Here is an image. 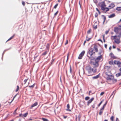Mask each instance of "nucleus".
Returning <instances> with one entry per match:
<instances>
[{
  "label": "nucleus",
  "mask_w": 121,
  "mask_h": 121,
  "mask_svg": "<svg viewBox=\"0 0 121 121\" xmlns=\"http://www.w3.org/2000/svg\"><path fill=\"white\" fill-rule=\"evenodd\" d=\"M119 70L120 72L116 74V76L117 77H118L121 76V68L119 69Z\"/></svg>",
  "instance_id": "16"
},
{
  "label": "nucleus",
  "mask_w": 121,
  "mask_h": 121,
  "mask_svg": "<svg viewBox=\"0 0 121 121\" xmlns=\"http://www.w3.org/2000/svg\"><path fill=\"white\" fill-rule=\"evenodd\" d=\"M19 87L18 86H17V88L16 89V90L15 91L17 92L19 90Z\"/></svg>",
  "instance_id": "34"
},
{
  "label": "nucleus",
  "mask_w": 121,
  "mask_h": 121,
  "mask_svg": "<svg viewBox=\"0 0 121 121\" xmlns=\"http://www.w3.org/2000/svg\"><path fill=\"white\" fill-rule=\"evenodd\" d=\"M101 8L102 10L107 12L109 10V9L108 8H105L106 6L105 4L104 1L103 2L101 3Z\"/></svg>",
  "instance_id": "4"
},
{
  "label": "nucleus",
  "mask_w": 121,
  "mask_h": 121,
  "mask_svg": "<svg viewBox=\"0 0 121 121\" xmlns=\"http://www.w3.org/2000/svg\"><path fill=\"white\" fill-rule=\"evenodd\" d=\"M91 92V91H90L89 92V95H90V93Z\"/></svg>",
  "instance_id": "63"
},
{
  "label": "nucleus",
  "mask_w": 121,
  "mask_h": 121,
  "mask_svg": "<svg viewBox=\"0 0 121 121\" xmlns=\"http://www.w3.org/2000/svg\"><path fill=\"white\" fill-rule=\"evenodd\" d=\"M113 78H114V76L113 75H110L107 77L106 79L107 80L110 81H111L112 79H113Z\"/></svg>",
  "instance_id": "9"
},
{
  "label": "nucleus",
  "mask_w": 121,
  "mask_h": 121,
  "mask_svg": "<svg viewBox=\"0 0 121 121\" xmlns=\"http://www.w3.org/2000/svg\"><path fill=\"white\" fill-rule=\"evenodd\" d=\"M112 49V47L111 46H110L109 48V49L110 50H111Z\"/></svg>",
  "instance_id": "64"
},
{
  "label": "nucleus",
  "mask_w": 121,
  "mask_h": 121,
  "mask_svg": "<svg viewBox=\"0 0 121 121\" xmlns=\"http://www.w3.org/2000/svg\"><path fill=\"white\" fill-rule=\"evenodd\" d=\"M104 68L105 69V70H108L110 69V67L108 66H105L104 67Z\"/></svg>",
  "instance_id": "23"
},
{
  "label": "nucleus",
  "mask_w": 121,
  "mask_h": 121,
  "mask_svg": "<svg viewBox=\"0 0 121 121\" xmlns=\"http://www.w3.org/2000/svg\"><path fill=\"white\" fill-rule=\"evenodd\" d=\"M50 47V44L49 43H48L46 45V48L47 49L49 50Z\"/></svg>",
  "instance_id": "31"
},
{
  "label": "nucleus",
  "mask_w": 121,
  "mask_h": 121,
  "mask_svg": "<svg viewBox=\"0 0 121 121\" xmlns=\"http://www.w3.org/2000/svg\"><path fill=\"white\" fill-rule=\"evenodd\" d=\"M95 107V104H93L92 106V107L93 108H94Z\"/></svg>",
  "instance_id": "55"
},
{
  "label": "nucleus",
  "mask_w": 121,
  "mask_h": 121,
  "mask_svg": "<svg viewBox=\"0 0 121 121\" xmlns=\"http://www.w3.org/2000/svg\"><path fill=\"white\" fill-rule=\"evenodd\" d=\"M107 103V101H106V102L104 104V105H103V106L102 108H104L106 105Z\"/></svg>",
  "instance_id": "38"
},
{
  "label": "nucleus",
  "mask_w": 121,
  "mask_h": 121,
  "mask_svg": "<svg viewBox=\"0 0 121 121\" xmlns=\"http://www.w3.org/2000/svg\"><path fill=\"white\" fill-rule=\"evenodd\" d=\"M42 120L44 121H48V120L46 118H42Z\"/></svg>",
  "instance_id": "41"
},
{
  "label": "nucleus",
  "mask_w": 121,
  "mask_h": 121,
  "mask_svg": "<svg viewBox=\"0 0 121 121\" xmlns=\"http://www.w3.org/2000/svg\"><path fill=\"white\" fill-rule=\"evenodd\" d=\"M93 64L94 67H97L99 65V63L95 61V62H93Z\"/></svg>",
  "instance_id": "12"
},
{
  "label": "nucleus",
  "mask_w": 121,
  "mask_h": 121,
  "mask_svg": "<svg viewBox=\"0 0 121 121\" xmlns=\"http://www.w3.org/2000/svg\"><path fill=\"white\" fill-rule=\"evenodd\" d=\"M69 54H68L67 55V59L66 60V61L67 62L68 61V57H69Z\"/></svg>",
  "instance_id": "59"
},
{
  "label": "nucleus",
  "mask_w": 121,
  "mask_h": 121,
  "mask_svg": "<svg viewBox=\"0 0 121 121\" xmlns=\"http://www.w3.org/2000/svg\"><path fill=\"white\" fill-rule=\"evenodd\" d=\"M99 74L97 75L96 76H94L93 77V79H96L99 78Z\"/></svg>",
  "instance_id": "26"
},
{
  "label": "nucleus",
  "mask_w": 121,
  "mask_h": 121,
  "mask_svg": "<svg viewBox=\"0 0 121 121\" xmlns=\"http://www.w3.org/2000/svg\"><path fill=\"white\" fill-rule=\"evenodd\" d=\"M58 4H56L54 6V9H56V7H57V6H58Z\"/></svg>",
  "instance_id": "45"
},
{
  "label": "nucleus",
  "mask_w": 121,
  "mask_h": 121,
  "mask_svg": "<svg viewBox=\"0 0 121 121\" xmlns=\"http://www.w3.org/2000/svg\"><path fill=\"white\" fill-rule=\"evenodd\" d=\"M94 2L95 4H97V0H94Z\"/></svg>",
  "instance_id": "54"
},
{
  "label": "nucleus",
  "mask_w": 121,
  "mask_h": 121,
  "mask_svg": "<svg viewBox=\"0 0 121 121\" xmlns=\"http://www.w3.org/2000/svg\"><path fill=\"white\" fill-rule=\"evenodd\" d=\"M98 16V13H96L95 14V17H97Z\"/></svg>",
  "instance_id": "52"
},
{
  "label": "nucleus",
  "mask_w": 121,
  "mask_h": 121,
  "mask_svg": "<svg viewBox=\"0 0 121 121\" xmlns=\"http://www.w3.org/2000/svg\"><path fill=\"white\" fill-rule=\"evenodd\" d=\"M115 16V14L114 13H113L110 15H109L108 16V17L109 18H112L114 17Z\"/></svg>",
  "instance_id": "21"
},
{
  "label": "nucleus",
  "mask_w": 121,
  "mask_h": 121,
  "mask_svg": "<svg viewBox=\"0 0 121 121\" xmlns=\"http://www.w3.org/2000/svg\"><path fill=\"white\" fill-rule=\"evenodd\" d=\"M104 100H102L101 101V102L98 105V107L100 106V105H101V104L102 103L103 101Z\"/></svg>",
  "instance_id": "43"
},
{
  "label": "nucleus",
  "mask_w": 121,
  "mask_h": 121,
  "mask_svg": "<svg viewBox=\"0 0 121 121\" xmlns=\"http://www.w3.org/2000/svg\"><path fill=\"white\" fill-rule=\"evenodd\" d=\"M108 32H109L108 30L106 31L105 32V34H108Z\"/></svg>",
  "instance_id": "57"
},
{
  "label": "nucleus",
  "mask_w": 121,
  "mask_h": 121,
  "mask_svg": "<svg viewBox=\"0 0 121 121\" xmlns=\"http://www.w3.org/2000/svg\"><path fill=\"white\" fill-rule=\"evenodd\" d=\"M121 37H118V36L117 35L112 36L111 38L112 40H114V42L115 43L119 44L120 42V39Z\"/></svg>",
  "instance_id": "2"
},
{
  "label": "nucleus",
  "mask_w": 121,
  "mask_h": 121,
  "mask_svg": "<svg viewBox=\"0 0 121 121\" xmlns=\"http://www.w3.org/2000/svg\"><path fill=\"white\" fill-rule=\"evenodd\" d=\"M115 6V5L114 3H111L108 6L109 9L113 8Z\"/></svg>",
  "instance_id": "14"
},
{
  "label": "nucleus",
  "mask_w": 121,
  "mask_h": 121,
  "mask_svg": "<svg viewBox=\"0 0 121 121\" xmlns=\"http://www.w3.org/2000/svg\"><path fill=\"white\" fill-rule=\"evenodd\" d=\"M90 99V97L88 96H87L85 98V99L86 100H87Z\"/></svg>",
  "instance_id": "37"
},
{
  "label": "nucleus",
  "mask_w": 121,
  "mask_h": 121,
  "mask_svg": "<svg viewBox=\"0 0 121 121\" xmlns=\"http://www.w3.org/2000/svg\"><path fill=\"white\" fill-rule=\"evenodd\" d=\"M18 108H17L14 111V112H13V114H15L16 113V111L17 109Z\"/></svg>",
  "instance_id": "40"
},
{
  "label": "nucleus",
  "mask_w": 121,
  "mask_h": 121,
  "mask_svg": "<svg viewBox=\"0 0 121 121\" xmlns=\"http://www.w3.org/2000/svg\"><path fill=\"white\" fill-rule=\"evenodd\" d=\"M114 31L118 37L121 36V28L116 27L114 28Z\"/></svg>",
  "instance_id": "3"
},
{
  "label": "nucleus",
  "mask_w": 121,
  "mask_h": 121,
  "mask_svg": "<svg viewBox=\"0 0 121 121\" xmlns=\"http://www.w3.org/2000/svg\"><path fill=\"white\" fill-rule=\"evenodd\" d=\"M118 23H121V24L119 25L118 26L119 27H121V19L118 22Z\"/></svg>",
  "instance_id": "33"
},
{
  "label": "nucleus",
  "mask_w": 121,
  "mask_h": 121,
  "mask_svg": "<svg viewBox=\"0 0 121 121\" xmlns=\"http://www.w3.org/2000/svg\"><path fill=\"white\" fill-rule=\"evenodd\" d=\"M97 25L96 22H95L93 26V28L95 29H96L97 28Z\"/></svg>",
  "instance_id": "19"
},
{
  "label": "nucleus",
  "mask_w": 121,
  "mask_h": 121,
  "mask_svg": "<svg viewBox=\"0 0 121 121\" xmlns=\"http://www.w3.org/2000/svg\"><path fill=\"white\" fill-rule=\"evenodd\" d=\"M104 93V92H102L101 93L100 95H103Z\"/></svg>",
  "instance_id": "53"
},
{
  "label": "nucleus",
  "mask_w": 121,
  "mask_h": 121,
  "mask_svg": "<svg viewBox=\"0 0 121 121\" xmlns=\"http://www.w3.org/2000/svg\"><path fill=\"white\" fill-rule=\"evenodd\" d=\"M107 45L106 44H105L104 45V47L106 48H107Z\"/></svg>",
  "instance_id": "58"
},
{
  "label": "nucleus",
  "mask_w": 121,
  "mask_h": 121,
  "mask_svg": "<svg viewBox=\"0 0 121 121\" xmlns=\"http://www.w3.org/2000/svg\"><path fill=\"white\" fill-rule=\"evenodd\" d=\"M102 58V55H101L97 57L95 60V62L99 63V60Z\"/></svg>",
  "instance_id": "10"
},
{
  "label": "nucleus",
  "mask_w": 121,
  "mask_h": 121,
  "mask_svg": "<svg viewBox=\"0 0 121 121\" xmlns=\"http://www.w3.org/2000/svg\"><path fill=\"white\" fill-rule=\"evenodd\" d=\"M92 31V30L91 29H90L87 32V35H88Z\"/></svg>",
  "instance_id": "27"
},
{
  "label": "nucleus",
  "mask_w": 121,
  "mask_h": 121,
  "mask_svg": "<svg viewBox=\"0 0 121 121\" xmlns=\"http://www.w3.org/2000/svg\"><path fill=\"white\" fill-rule=\"evenodd\" d=\"M117 80L116 79L114 78V77L111 81L108 82V84H115L117 82Z\"/></svg>",
  "instance_id": "6"
},
{
  "label": "nucleus",
  "mask_w": 121,
  "mask_h": 121,
  "mask_svg": "<svg viewBox=\"0 0 121 121\" xmlns=\"http://www.w3.org/2000/svg\"><path fill=\"white\" fill-rule=\"evenodd\" d=\"M104 109V108H102L101 109H100L99 112V114L100 115H101L102 114Z\"/></svg>",
  "instance_id": "18"
},
{
  "label": "nucleus",
  "mask_w": 121,
  "mask_h": 121,
  "mask_svg": "<svg viewBox=\"0 0 121 121\" xmlns=\"http://www.w3.org/2000/svg\"><path fill=\"white\" fill-rule=\"evenodd\" d=\"M58 11H57L56 13H54V16H56V15L57 14H58Z\"/></svg>",
  "instance_id": "48"
},
{
  "label": "nucleus",
  "mask_w": 121,
  "mask_h": 121,
  "mask_svg": "<svg viewBox=\"0 0 121 121\" xmlns=\"http://www.w3.org/2000/svg\"><path fill=\"white\" fill-rule=\"evenodd\" d=\"M35 86V84H34L33 85L31 86H29V87L30 88L32 87L33 88Z\"/></svg>",
  "instance_id": "44"
},
{
  "label": "nucleus",
  "mask_w": 121,
  "mask_h": 121,
  "mask_svg": "<svg viewBox=\"0 0 121 121\" xmlns=\"http://www.w3.org/2000/svg\"><path fill=\"white\" fill-rule=\"evenodd\" d=\"M85 53V51H83L79 55V56L78 57V58L79 59H81Z\"/></svg>",
  "instance_id": "8"
},
{
  "label": "nucleus",
  "mask_w": 121,
  "mask_h": 121,
  "mask_svg": "<svg viewBox=\"0 0 121 121\" xmlns=\"http://www.w3.org/2000/svg\"><path fill=\"white\" fill-rule=\"evenodd\" d=\"M48 52V51H45L44 53L42 54V55L45 56L47 54Z\"/></svg>",
  "instance_id": "30"
},
{
  "label": "nucleus",
  "mask_w": 121,
  "mask_h": 121,
  "mask_svg": "<svg viewBox=\"0 0 121 121\" xmlns=\"http://www.w3.org/2000/svg\"><path fill=\"white\" fill-rule=\"evenodd\" d=\"M38 103L37 102H35V103L34 104L31 105V107L30 108H32L33 107L36 106L38 105Z\"/></svg>",
  "instance_id": "17"
},
{
  "label": "nucleus",
  "mask_w": 121,
  "mask_h": 121,
  "mask_svg": "<svg viewBox=\"0 0 121 121\" xmlns=\"http://www.w3.org/2000/svg\"><path fill=\"white\" fill-rule=\"evenodd\" d=\"M54 59H53L52 61V62H51V64H52L53 63V62L54 61Z\"/></svg>",
  "instance_id": "61"
},
{
  "label": "nucleus",
  "mask_w": 121,
  "mask_h": 121,
  "mask_svg": "<svg viewBox=\"0 0 121 121\" xmlns=\"http://www.w3.org/2000/svg\"><path fill=\"white\" fill-rule=\"evenodd\" d=\"M94 50L92 48H91L89 50L88 53L87 54V56L91 60H93L95 59V57L92 56L93 54L95 52H93Z\"/></svg>",
  "instance_id": "1"
},
{
  "label": "nucleus",
  "mask_w": 121,
  "mask_h": 121,
  "mask_svg": "<svg viewBox=\"0 0 121 121\" xmlns=\"http://www.w3.org/2000/svg\"><path fill=\"white\" fill-rule=\"evenodd\" d=\"M91 38L92 37H89L88 35H87L86 37V40L88 41H89Z\"/></svg>",
  "instance_id": "22"
},
{
  "label": "nucleus",
  "mask_w": 121,
  "mask_h": 121,
  "mask_svg": "<svg viewBox=\"0 0 121 121\" xmlns=\"http://www.w3.org/2000/svg\"><path fill=\"white\" fill-rule=\"evenodd\" d=\"M23 114H22V113L20 114L19 115V117H23Z\"/></svg>",
  "instance_id": "47"
},
{
  "label": "nucleus",
  "mask_w": 121,
  "mask_h": 121,
  "mask_svg": "<svg viewBox=\"0 0 121 121\" xmlns=\"http://www.w3.org/2000/svg\"><path fill=\"white\" fill-rule=\"evenodd\" d=\"M15 35V34H14L10 38L6 41V42L10 40H11L13 38Z\"/></svg>",
  "instance_id": "24"
},
{
  "label": "nucleus",
  "mask_w": 121,
  "mask_h": 121,
  "mask_svg": "<svg viewBox=\"0 0 121 121\" xmlns=\"http://www.w3.org/2000/svg\"><path fill=\"white\" fill-rule=\"evenodd\" d=\"M115 118L114 116H112L110 118V120L111 121H114V119Z\"/></svg>",
  "instance_id": "28"
},
{
  "label": "nucleus",
  "mask_w": 121,
  "mask_h": 121,
  "mask_svg": "<svg viewBox=\"0 0 121 121\" xmlns=\"http://www.w3.org/2000/svg\"><path fill=\"white\" fill-rule=\"evenodd\" d=\"M86 69L89 74L91 73L92 72H95L96 71V70L95 72H93V68H92L91 66L89 65L86 66Z\"/></svg>",
  "instance_id": "5"
},
{
  "label": "nucleus",
  "mask_w": 121,
  "mask_h": 121,
  "mask_svg": "<svg viewBox=\"0 0 121 121\" xmlns=\"http://www.w3.org/2000/svg\"><path fill=\"white\" fill-rule=\"evenodd\" d=\"M95 51V52H98V49L97 48V47L96 45H94L93 49Z\"/></svg>",
  "instance_id": "15"
},
{
  "label": "nucleus",
  "mask_w": 121,
  "mask_h": 121,
  "mask_svg": "<svg viewBox=\"0 0 121 121\" xmlns=\"http://www.w3.org/2000/svg\"><path fill=\"white\" fill-rule=\"evenodd\" d=\"M110 55L111 58H115V56L112 53H110Z\"/></svg>",
  "instance_id": "25"
},
{
  "label": "nucleus",
  "mask_w": 121,
  "mask_h": 121,
  "mask_svg": "<svg viewBox=\"0 0 121 121\" xmlns=\"http://www.w3.org/2000/svg\"><path fill=\"white\" fill-rule=\"evenodd\" d=\"M103 20L104 22L106 19V17L104 16H103Z\"/></svg>",
  "instance_id": "46"
},
{
  "label": "nucleus",
  "mask_w": 121,
  "mask_h": 121,
  "mask_svg": "<svg viewBox=\"0 0 121 121\" xmlns=\"http://www.w3.org/2000/svg\"><path fill=\"white\" fill-rule=\"evenodd\" d=\"M28 78H27L26 79H25L24 81V84H25L26 83V82L27 80H28Z\"/></svg>",
  "instance_id": "39"
},
{
  "label": "nucleus",
  "mask_w": 121,
  "mask_h": 121,
  "mask_svg": "<svg viewBox=\"0 0 121 121\" xmlns=\"http://www.w3.org/2000/svg\"><path fill=\"white\" fill-rule=\"evenodd\" d=\"M116 9L118 11H121V7H117Z\"/></svg>",
  "instance_id": "29"
},
{
  "label": "nucleus",
  "mask_w": 121,
  "mask_h": 121,
  "mask_svg": "<svg viewBox=\"0 0 121 121\" xmlns=\"http://www.w3.org/2000/svg\"><path fill=\"white\" fill-rule=\"evenodd\" d=\"M70 107L69 105V104H67V109H66V110L68 111H71V110L70 109H69Z\"/></svg>",
  "instance_id": "20"
},
{
  "label": "nucleus",
  "mask_w": 121,
  "mask_h": 121,
  "mask_svg": "<svg viewBox=\"0 0 121 121\" xmlns=\"http://www.w3.org/2000/svg\"><path fill=\"white\" fill-rule=\"evenodd\" d=\"M114 63L115 64L117 65L118 67H121V62L117 60H115L114 61Z\"/></svg>",
  "instance_id": "7"
},
{
  "label": "nucleus",
  "mask_w": 121,
  "mask_h": 121,
  "mask_svg": "<svg viewBox=\"0 0 121 121\" xmlns=\"http://www.w3.org/2000/svg\"><path fill=\"white\" fill-rule=\"evenodd\" d=\"M86 40H85L84 41V43H83V45H85V43H86Z\"/></svg>",
  "instance_id": "62"
},
{
  "label": "nucleus",
  "mask_w": 121,
  "mask_h": 121,
  "mask_svg": "<svg viewBox=\"0 0 121 121\" xmlns=\"http://www.w3.org/2000/svg\"><path fill=\"white\" fill-rule=\"evenodd\" d=\"M109 64L111 65H112L113 64V62L112 60L111 61H109Z\"/></svg>",
  "instance_id": "35"
},
{
  "label": "nucleus",
  "mask_w": 121,
  "mask_h": 121,
  "mask_svg": "<svg viewBox=\"0 0 121 121\" xmlns=\"http://www.w3.org/2000/svg\"><path fill=\"white\" fill-rule=\"evenodd\" d=\"M22 4L24 6H25V3L24 1H22Z\"/></svg>",
  "instance_id": "50"
},
{
  "label": "nucleus",
  "mask_w": 121,
  "mask_h": 121,
  "mask_svg": "<svg viewBox=\"0 0 121 121\" xmlns=\"http://www.w3.org/2000/svg\"><path fill=\"white\" fill-rule=\"evenodd\" d=\"M28 114V113L27 112L26 113H25L24 114H23V117H26L27 115Z\"/></svg>",
  "instance_id": "32"
},
{
  "label": "nucleus",
  "mask_w": 121,
  "mask_h": 121,
  "mask_svg": "<svg viewBox=\"0 0 121 121\" xmlns=\"http://www.w3.org/2000/svg\"><path fill=\"white\" fill-rule=\"evenodd\" d=\"M70 72V73H72V69L71 68V66L70 65V70H69Z\"/></svg>",
  "instance_id": "36"
},
{
  "label": "nucleus",
  "mask_w": 121,
  "mask_h": 121,
  "mask_svg": "<svg viewBox=\"0 0 121 121\" xmlns=\"http://www.w3.org/2000/svg\"><path fill=\"white\" fill-rule=\"evenodd\" d=\"M68 40L67 39L66 40V42H65V45H66V44H68Z\"/></svg>",
  "instance_id": "51"
},
{
  "label": "nucleus",
  "mask_w": 121,
  "mask_h": 121,
  "mask_svg": "<svg viewBox=\"0 0 121 121\" xmlns=\"http://www.w3.org/2000/svg\"><path fill=\"white\" fill-rule=\"evenodd\" d=\"M94 98H92L91 99L89 100L87 102V105L88 106L91 103L92 101L94 100Z\"/></svg>",
  "instance_id": "13"
},
{
  "label": "nucleus",
  "mask_w": 121,
  "mask_h": 121,
  "mask_svg": "<svg viewBox=\"0 0 121 121\" xmlns=\"http://www.w3.org/2000/svg\"><path fill=\"white\" fill-rule=\"evenodd\" d=\"M17 94L14 97H13V99H12V101H11V102H10V103H11L13 101V100L17 96Z\"/></svg>",
  "instance_id": "42"
},
{
  "label": "nucleus",
  "mask_w": 121,
  "mask_h": 121,
  "mask_svg": "<svg viewBox=\"0 0 121 121\" xmlns=\"http://www.w3.org/2000/svg\"><path fill=\"white\" fill-rule=\"evenodd\" d=\"M98 41H100L101 42L103 43L101 39H99L98 40Z\"/></svg>",
  "instance_id": "60"
},
{
  "label": "nucleus",
  "mask_w": 121,
  "mask_h": 121,
  "mask_svg": "<svg viewBox=\"0 0 121 121\" xmlns=\"http://www.w3.org/2000/svg\"><path fill=\"white\" fill-rule=\"evenodd\" d=\"M96 10L98 11V12L99 13V14H100V12L99 11V10L97 8H96Z\"/></svg>",
  "instance_id": "49"
},
{
  "label": "nucleus",
  "mask_w": 121,
  "mask_h": 121,
  "mask_svg": "<svg viewBox=\"0 0 121 121\" xmlns=\"http://www.w3.org/2000/svg\"><path fill=\"white\" fill-rule=\"evenodd\" d=\"M105 74L106 75H108V76L110 75L111 74V71L108 70H105Z\"/></svg>",
  "instance_id": "11"
},
{
  "label": "nucleus",
  "mask_w": 121,
  "mask_h": 121,
  "mask_svg": "<svg viewBox=\"0 0 121 121\" xmlns=\"http://www.w3.org/2000/svg\"><path fill=\"white\" fill-rule=\"evenodd\" d=\"M81 116H78V118L79 121H80V118H81Z\"/></svg>",
  "instance_id": "56"
}]
</instances>
